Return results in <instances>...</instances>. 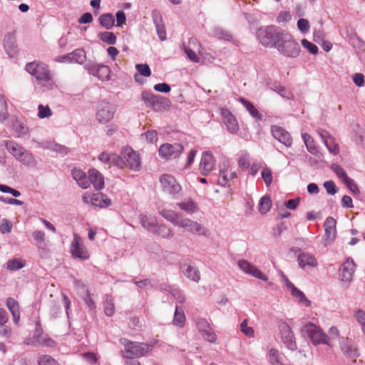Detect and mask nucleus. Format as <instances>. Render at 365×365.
<instances>
[{
    "label": "nucleus",
    "instance_id": "1",
    "mask_svg": "<svg viewBox=\"0 0 365 365\" xmlns=\"http://www.w3.org/2000/svg\"><path fill=\"white\" fill-rule=\"evenodd\" d=\"M160 215L174 226L185 229L187 232L194 235L208 236L209 231L202 224L185 217L183 215L173 210L163 209Z\"/></svg>",
    "mask_w": 365,
    "mask_h": 365
},
{
    "label": "nucleus",
    "instance_id": "2",
    "mask_svg": "<svg viewBox=\"0 0 365 365\" xmlns=\"http://www.w3.org/2000/svg\"><path fill=\"white\" fill-rule=\"evenodd\" d=\"M120 342L124 346L123 356L125 358H140L150 353L157 344V340H152L148 343L132 341L127 339H120Z\"/></svg>",
    "mask_w": 365,
    "mask_h": 365
},
{
    "label": "nucleus",
    "instance_id": "3",
    "mask_svg": "<svg viewBox=\"0 0 365 365\" xmlns=\"http://www.w3.org/2000/svg\"><path fill=\"white\" fill-rule=\"evenodd\" d=\"M274 48L284 56L294 58L300 53V46L292 36L287 32L280 31L276 37Z\"/></svg>",
    "mask_w": 365,
    "mask_h": 365
},
{
    "label": "nucleus",
    "instance_id": "4",
    "mask_svg": "<svg viewBox=\"0 0 365 365\" xmlns=\"http://www.w3.org/2000/svg\"><path fill=\"white\" fill-rule=\"evenodd\" d=\"M26 71L34 76L36 81L43 86L51 89L54 86L48 66L42 62L34 61L26 65Z\"/></svg>",
    "mask_w": 365,
    "mask_h": 365
},
{
    "label": "nucleus",
    "instance_id": "5",
    "mask_svg": "<svg viewBox=\"0 0 365 365\" xmlns=\"http://www.w3.org/2000/svg\"><path fill=\"white\" fill-rule=\"evenodd\" d=\"M302 331L307 335L312 344L317 346L322 344L331 346L328 336L322 331L319 327L314 324L312 322L306 324Z\"/></svg>",
    "mask_w": 365,
    "mask_h": 365
},
{
    "label": "nucleus",
    "instance_id": "6",
    "mask_svg": "<svg viewBox=\"0 0 365 365\" xmlns=\"http://www.w3.org/2000/svg\"><path fill=\"white\" fill-rule=\"evenodd\" d=\"M340 349L346 359L356 363V359L360 356L357 344L350 338L341 337L339 339Z\"/></svg>",
    "mask_w": 365,
    "mask_h": 365
},
{
    "label": "nucleus",
    "instance_id": "7",
    "mask_svg": "<svg viewBox=\"0 0 365 365\" xmlns=\"http://www.w3.org/2000/svg\"><path fill=\"white\" fill-rule=\"evenodd\" d=\"M278 328L281 340L284 346L292 351L297 350V345L295 336L289 324L285 322H281L279 324Z\"/></svg>",
    "mask_w": 365,
    "mask_h": 365
},
{
    "label": "nucleus",
    "instance_id": "8",
    "mask_svg": "<svg viewBox=\"0 0 365 365\" xmlns=\"http://www.w3.org/2000/svg\"><path fill=\"white\" fill-rule=\"evenodd\" d=\"M160 182L165 192L175 197L176 195H182V187L173 175L168 174L162 175L160 178Z\"/></svg>",
    "mask_w": 365,
    "mask_h": 365
},
{
    "label": "nucleus",
    "instance_id": "9",
    "mask_svg": "<svg viewBox=\"0 0 365 365\" xmlns=\"http://www.w3.org/2000/svg\"><path fill=\"white\" fill-rule=\"evenodd\" d=\"M280 31H277L274 26L259 29L257 32L259 41L266 47H274L276 37Z\"/></svg>",
    "mask_w": 365,
    "mask_h": 365
},
{
    "label": "nucleus",
    "instance_id": "10",
    "mask_svg": "<svg viewBox=\"0 0 365 365\" xmlns=\"http://www.w3.org/2000/svg\"><path fill=\"white\" fill-rule=\"evenodd\" d=\"M183 146L180 143H164L159 148V154L165 158H178L183 151Z\"/></svg>",
    "mask_w": 365,
    "mask_h": 365
},
{
    "label": "nucleus",
    "instance_id": "11",
    "mask_svg": "<svg viewBox=\"0 0 365 365\" xmlns=\"http://www.w3.org/2000/svg\"><path fill=\"white\" fill-rule=\"evenodd\" d=\"M115 112V108L114 105L103 102L100 105L96 113V118L101 123H107L113 119Z\"/></svg>",
    "mask_w": 365,
    "mask_h": 365
},
{
    "label": "nucleus",
    "instance_id": "12",
    "mask_svg": "<svg viewBox=\"0 0 365 365\" xmlns=\"http://www.w3.org/2000/svg\"><path fill=\"white\" fill-rule=\"evenodd\" d=\"M356 264L351 258L347 259L339 269V279L349 284L353 279Z\"/></svg>",
    "mask_w": 365,
    "mask_h": 365
},
{
    "label": "nucleus",
    "instance_id": "13",
    "mask_svg": "<svg viewBox=\"0 0 365 365\" xmlns=\"http://www.w3.org/2000/svg\"><path fill=\"white\" fill-rule=\"evenodd\" d=\"M70 250L71 255L76 258L87 259L89 257L88 251L81 243L80 236L76 233L73 234V239L71 244Z\"/></svg>",
    "mask_w": 365,
    "mask_h": 365
},
{
    "label": "nucleus",
    "instance_id": "14",
    "mask_svg": "<svg viewBox=\"0 0 365 365\" xmlns=\"http://www.w3.org/2000/svg\"><path fill=\"white\" fill-rule=\"evenodd\" d=\"M237 264L240 269L245 273L250 274L262 281L267 282L268 280L267 276L264 274L259 269L252 265L248 261L245 259H240L237 262Z\"/></svg>",
    "mask_w": 365,
    "mask_h": 365
},
{
    "label": "nucleus",
    "instance_id": "15",
    "mask_svg": "<svg viewBox=\"0 0 365 365\" xmlns=\"http://www.w3.org/2000/svg\"><path fill=\"white\" fill-rule=\"evenodd\" d=\"M141 97L147 107H151L155 110H160L161 105L166 101L165 98L148 91H143Z\"/></svg>",
    "mask_w": 365,
    "mask_h": 365
},
{
    "label": "nucleus",
    "instance_id": "16",
    "mask_svg": "<svg viewBox=\"0 0 365 365\" xmlns=\"http://www.w3.org/2000/svg\"><path fill=\"white\" fill-rule=\"evenodd\" d=\"M271 131L273 137L276 140L287 147L291 146L292 144V138L290 134L286 130L277 125H272L271 128Z\"/></svg>",
    "mask_w": 365,
    "mask_h": 365
},
{
    "label": "nucleus",
    "instance_id": "17",
    "mask_svg": "<svg viewBox=\"0 0 365 365\" xmlns=\"http://www.w3.org/2000/svg\"><path fill=\"white\" fill-rule=\"evenodd\" d=\"M317 133L331 153L336 155L339 153V146L338 143H336L335 139L330 135L328 132L320 129L317 130Z\"/></svg>",
    "mask_w": 365,
    "mask_h": 365
},
{
    "label": "nucleus",
    "instance_id": "18",
    "mask_svg": "<svg viewBox=\"0 0 365 365\" xmlns=\"http://www.w3.org/2000/svg\"><path fill=\"white\" fill-rule=\"evenodd\" d=\"M221 114L223 123L225 124L227 130L232 133H237L239 130V125L236 118L231 112L227 108H222Z\"/></svg>",
    "mask_w": 365,
    "mask_h": 365
},
{
    "label": "nucleus",
    "instance_id": "19",
    "mask_svg": "<svg viewBox=\"0 0 365 365\" xmlns=\"http://www.w3.org/2000/svg\"><path fill=\"white\" fill-rule=\"evenodd\" d=\"M180 269L189 279L198 282L200 279V272L195 266L190 263H184L180 266Z\"/></svg>",
    "mask_w": 365,
    "mask_h": 365
},
{
    "label": "nucleus",
    "instance_id": "20",
    "mask_svg": "<svg viewBox=\"0 0 365 365\" xmlns=\"http://www.w3.org/2000/svg\"><path fill=\"white\" fill-rule=\"evenodd\" d=\"M88 180L90 185L92 184L97 190H101L104 187V178L102 174L96 169L88 170Z\"/></svg>",
    "mask_w": 365,
    "mask_h": 365
},
{
    "label": "nucleus",
    "instance_id": "21",
    "mask_svg": "<svg viewBox=\"0 0 365 365\" xmlns=\"http://www.w3.org/2000/svg\"><path fill=\"white\" fill-rule=\"evenodd\" d=\"M71 175L81 188L87 189L90 187L88 177L82 170L78 168L72 169Z\"/></svg>",
    "mask_w": 365,
    "mask_h": 365
},
{
    "label": "nucleus",
    "instance_id": "22",
    "mask_svg": "<svg viewBox=\"0 0 365 365\" xmlns=\"http://www.w3.org/2000/svg\"><path fill=\"white\" fill-rule=\"evenodd\" d=\"M176 206L188 215L195 214L198 212L200 209L198 204L192 198H187L183 201L177 202Z\"/></svg>",
    "mask_w": 365,
    "mask_h": 365
},
{
    "label": "nucleus",
    "instance_id": "23",
    "mask_svg": "<svg viewBox=\"0 0 365 365\" xmlns=\"http://www.w3.org/2000/svg\"><path fill=\"white\" fill-rule=\"evenodd\" d=\"M299 266L304 269L307 266L315 267L317 266V260L315 257L308 252H302L299 255L297 258Z\"/></svg>",
    "mask_w": 365,
    "mask_h": 365
},
{
    "label": "nucleus",
    "instance_id": "24",
    "mask_svg": "<svg viewBox=\"0 0 365 365\" xmlns=\"http://www.w3.org/2000/svg\"><path fill=\"white\" fill-rule=\"evenodd\" d=\"M6 147L7 150L16 158L21 157L26 158L29 156V153L24 150L23 147L13 141L6 142Z\"/></svg>",
    "mask_w": 365,
    "mask_h": 365
},
{
    "label": "nucleus",
    "instance_id": "25",
    "mask_svg": "<svg viewBox=\"0 0 365 365\" xmlns=\"http://www.w3.org/2000/svg\"><path fill=\"white\" fill-rule=\"evenodd\" d=\"M110 166H116L123 170L138 171L141 168L140 161H110Z\"/></svg>",
    "mask_w": 365,
    "mask_h": 365
},
{
    "label": "nucleus",
    "instance_id": "26",
    "mask_svg": "<svg viewBox=\"0 0 365 365\" xmlns=\"http://www.w3.org/2000/svg\"><path fill=\"white\" fill-rule=\"evenodd\" d=\"M324 227L326 240H333L336 236V220L331 217H328L324 223Z\"/></svg>",
    "mask_w": 365,
    "mask_h": 365
},
{
    "label": "nucleus",
    "instance_id": "27",
    "mask_svg": "<svg viewBox=\"0 0 365 365\" xmlns=\"http://www.w3.org/2000/svg\"><path fill=\"white\" fill-rule=\"evenodd\" d=\"M91 201L93 206L99 207H106L111 203L110 200L101 192L93 194L91 198Z\"/></svg>",
    "mask_w": 365,
    "mask_h": 365
},
{
    "label": "nucleus",
    "instance_id": "28",
    "mask_svg": "<svg viewBox=\"0 0 365 365\" xmlns=\"http://www.w3.org/2000/svg\"><path fill=\"white\" fill-rule=\"evenodd\" d=\"M139 220L141 225L148 231L153 232L158 224L157 219L155 217L147 216L140 214L139 215Z\"/></svg>",
    "mask_w": 365,
    "mask_h": 365
},
{
    "label": "nucleus",
    "instance_id": "29",
    "mask_svg": "<svg viewBox=\"0 0 365 365\" xmlns=\"http://www.w3.org/2000/svg\"><path fill=\"white\" fill-rule=\"evenodd\" d=\"M153 233L164 239L172 238L174 235L173 230L169 227L163 223L158 222Z\"/></svg>",
    "mask_w": 365,
    "mask_h": 365
},
{
    "label": "nucleus",
    "instance_id": "30",
    "mask_svg": "<svg viewBox=\"0 0 365 365\" xmlns=\"http://www.w3.org/2000/svg\"><path fill=\"white\" fill-rule=\"evenodd\" d=\"M186 322V317L183 309L178 305L175 306L173 324L175 327L182 328Z\"/></svg>",
    "mask_w": 365,
    "mask_h": 365
},
{
    "label": "nucleus",
    "instance_id": "31",
    "mask_svg": "<svg viewBox=\"0 0 365 365\" xmlns=\"http://www.w3.org/2000/svg\"><path fill=\"white\" fill-rule=\"evenodd\" d=\"M6 304L14 317V322L17 323L20 318L19 306L17 301L14 298L9 297L6 299Z\"/></svg>",
    "mask_w": 365,
    "mask_h": 365
},
{
    "label": "nucleus",
    "instance_id": "32",
    "mask_svg": "<svg viewBox=\"0 0 365 365\" xmlns=\"http://www.w3.org/2000/svg\"><path fill=\"white\" fill-rule=\"evenodd\" d=\"M4 45L6 52L10 56H13L16 53V44L14 37L11 34H7L4 39Z\"/></svg>",
    "mask_w": 365,
    "mask_h": 365
},
{
    "label": "nucleus",
    "instance_id": "33",
    "mask_svg": "<svg viewBox=\"0 0 365 365\" xmlns=\"http://www.w3.org/2000/svg\"><path fill=\"white\" fill-rule=\"evenodd\" d=\"M120 158L125 160H138L140 155L138 152L135 151L130 146H125L122 148Z\"/></svg>",
    "mask_w": 365,
    "mask_h": 365
},
{
    "label": "nucleus",
    "instance_id": "34",
    "mask_svg": "<svg viewBox=\"0 0 365 365\" xmlns=\"http://www.w3.org/2000/svg\"><path fill=\"white\" fill-rule=\"evenodd\" d=\"M135 68L138 72V73H135L134 76L135 81L138 83H142L140 79V76H143L144 77H149L151 75V71L148 64H137Z\"/></svg>",
    "mask_w": 365,
    "mask_h": 365
},
{
    "label": "nucleus",
    "instance_id": "35",
    "mask_svg": "<svg viewBox=\"0 0 365 365\" xmlns=\"http://www.w3.org/2000/svg\"><path fill=\"white\" fill-rule=\"evenodd\" d=\"M228 161H224L219 165L220 167V178L219 183L223 186L226 185L229 181V174L227 173Z\"/></svg>",
    "mask_w": 365,
    "mask_h": 365
},
{
    "label": "nucleus",
    "instance_id": "36",
    "mask_svg": "<svg viewBox=\"0 0 365 365\" xmlns=\"http://www.w3.org/2000/svg\"><path fill=\"white\" fill-rule=\"evenodd\" d=\"M98 21L100 24L106 29H111L114 26L115 23L114 17L110 14H103L101 15Z\"/></svg>",
    "mask_w": 365,
    "mask_h": 365
},
{
    "label": "nucleus",
    "instance_id": "37",
    "mask_svg": "<svg viewBox=\"0 0 365 365\" xmlns=\"http://www.w3.org/2000/svg\"><path fill=\"white\" fill-rule=\"evenodd\" d=\"M302 138L306 145L307 150L312 154H316L318 152L317 147L315 144L314 139L308 133L302 134Z\"/></svg>",
    "mask_w": 365,
    "mask_h": 365
},
{
    "label": "nucleus",
    "instance_id": "38",
    "mask_svg": "<svg viewBox=\"0 0 365 365\" xmlns=\"http://www.w3.org/2000/svg\"><path fill=\"white\" fill-rule=\"evenodd\" d=\"M110 74V70L107 66H98L96 68V75L98 78L101 81L109 80Z\"/></svg>",
    "mask_w": 365,
    "mask_h": 365
},
{
    "label": "nucleus",
    "instance_id": "39",
    "mask_svg": "<svg viewBox=\"0 0 365 365\" xmlns=\"http://www.w3.org/2000/svg\"><path fill=\"white\" fill-rule=\"evenodd\" d=\"M269 361L272 365H283L279 351L272 348L268 354Z\"/></svg>",
    "mask_w": 365,
    "mask_h": 365
},
{
    "label": "nucleus",
    "instance_id": "40",
    "mask_svg": "<svg viewBox=\"0 0 365 365\" xmlns=\"http://www.w3.org/2000/svg\"><path fill=\"white\" fill-rule=\"evenodd\" d=\"M104 312L108 317H111L114 314L115 307L113 299L111 296H107L103 303Z\"/></svg>",
    "mask_w": 365,
    "mask_h": 365
},
{
    "label": "nucleus",
    "instance_id": "41",
    "mask_svg": "<svg viewBox=\"0 0 365 365\" xmlns=\"http://www.w3.org/2000/svg\"><path fill=\"white\" fill-rule=\"evenodd\" d=\"M24 266V262L19 258L10 259L6 263V269L11 271L20 269L23 268Z\"/></svg>",
    "mask_w": 365,
    "mask_h": 365
},
{
    "label": "nucleus",
    "instance_id": "42",
    "mask_svg": "<svg viewBox=\"0 0 365 365\" xmlns=\"http://www.w3.org/2000/svg\"><path fill=\"white\" fill-rule=\"evenodd\" d=\"M100 39L107 44L113 45L116 43L117 38L113 32L104 31L99 34Z\"/></svg>",
    "mask_w": 365,
    "mask_h": 365
},
{
    "label": "nucleus",
    "instance_id": "43",
    "mask_svg": "<svg viewBox=\"0 0 365 365\" xmlns=\"http://www.w3.org/2000/svg\"><path fill=\"white\" fill-rule=\"evenodd\" d=\"M272 200L269 197L264 196L261 198L259 205V211L262 214L267 213L271 208Z\"/></svg>",
    "mask_w": 365,
    "mask_h": 365
},
{
    "label": "nucleus",
    "instance_id": "44",
    "mask_svg": "<svg viewBox=\"0 0 365 365\" xmlns=\"http://www.w3.org/2000/svg\"><path fill=\"white\" fill-rule=\"evenodd\" d=\"M215 168V161H200L199 169L203 175H208Z\"/></svg>",
    "mask_w": 365,
    "mask_h": 365
},
{
    "label": "nucleus",
    "instance_id": "45",
    "mask_svg": "<svg viewBox=\"0 0 365 365\" xmlns=\"http://www.w3.org/2000/svg\"><path fill=\"white\" fill-rule=\"evenodd\" d=\"M292 295L296 297L299 302L304 304L307 307H309L311 305L310 300H309L304 294L298 288L294 289V290H292Z\"/></svg>",
    "mask_w": 365,
    "mask_h": 365
},
{
    "label": "nucleus",
    "instance_id": "46",
    "mask_svg": "<svg viewBox=\"0 0 365 365\" xmlns=\"http://www.w3.org/2000/svg\"><path fill=\"white\" fill-rule=\"evenodd\" d=\"M354 318L361 326V331L365 334V311L358 309L354 312Z\"/></svg>",
    "mask_w": 365,
    "mask_h": 365
},
{
    "label": "nucleus",
    "instance_id": "47",
    "mask_svg": "<svg viewBox=\"0 0 365 365\" xmlns=\"http://www.w3.org/2000/svg\"><path fill=\"white\" fill-rule=\"evenodd\" d=\"M240 101L242 102L243 106L247 108V110L249 111L252 116L256 118H260L258 110L252 103L244 98H240Z\"/></svg>",
    "mask_w": 365,
    "mask_h": 365
},
{
    "label": "nucleus",
    "instance_id": "48",
    "mask_svg": "<svg viewBox=\"0 0 365 365\" xmlns=\"http://www.w3.org/2000/svg\"><path fill=\"white\" fill-rule=\"evenodd\" d=\"M72 57V61H75L78 63H82L86 58V53L83 49L78 48L73 52L71 53Z\"/></svg>",
    "mask_w": 365,
    "mask_h": 365
},
{
    "label": "nucleus",
    "instance_id": "49",
    "mask_svg": "<svg viewBox=\"0 0 365 365\" xmlns=\"http://www.w3.org/2000/svg\"><path fill=\"white\" fill-rule=\"evenodd\" d=\"M168 292L175 298V299L180 304H183L185 302V297L184 296L182 292L176 288H170L168 290Z\"/></svg>",
    "mask_w": 365,
    "mask_h": 365
},
{
    "label": "nucleus",
    "instance_id": "50",
    "mask_svg": "<svg viewBox=\"0 0 365 365\" xmlns=\"http://www.w3.org/2000/svg\"><path fill=\"white\" fill-rule=\"evenodd\" d=\"M38 117L39 118H49L53 114L48 106H43L42 104L38 105Z\"/></svg>",
    "mask_w": 365,
    "mask_h": 365
},
{
    "label": "nucleus",
    "instance_id": "51",
    "mask_svg": "<svg viewBox=\"0 0 365 365\" xmlns=\"http://www.w3.org/2000/svg\"><path fill=\"white\" fill-rule=\"evenodd\" d=\"M331 169L336 173L339 178L342 180V182L349 178L345 170L336 163H333L331 165Z\"/></svg>",
    "mask_w": 365,
    "mask_h": 365
},
{
    "label": "nucleus",
    "instance_id": "52",
    "mask_svg": "<svg viewBox=\"0 0 365 365\" xmlns=\"http://www.w3.org/2000/svg\"><path fill=\"white\" fill-rule=\"evenodd\" d=\"M247 324L248 319H244L240 324V330L245 335L249 337H253L255 336L254 329H252V327H249Z\"/></svg>",
    "mask_w": 365,
    "mask_h": 365
},
{
    "label": "nucleus",
    "instance_id": "53",
    "mask_svg": "<svg viewBox=\"0 0 365 365\" xmlns=\"http://www.w3.org/2000/svg\"><path fill=\"white\" fill-rule=\"evenodd\" d=\"M262 178L267 186H269L272 182V173L271 169L267 167L263 168L262 170Z\"/></svg>",
    "mask_w": 365,
    "mask_h": 365
},
{
    "label": "nucleus",
    "instance_id": "54",
    "mask_svg": "<svg viewBox=\"0 0 365 365\" xmlns=\"http://www.w3.org/2000/svg\"><path fill=\"white\" fill-rule=\"evenodd\" d=\"M38 365H58L57 361L48 355H42L38 358Z\"/></svg>",
    "mask_w": 365,
    "mask_h": 365
},
{
    "label": "nucleus",
    "instance_id": "55",
    "mask_svg": "<svg viewBox=\"0 0 365 365\" xmlns=\"http://www.w3.org/2000/svg\"><path fill=\"white\" fill-rule=\"evenodd\" d=\"M14 129L18 133L19 136L24 135L29 133L28 127L22 123L16 122L14 125Z\"/></svg>",
    "mask_w": 365,
    "mask_h": 365
},
{
    "label": "nucleus",
    "instance_id": "56",
    "mask_svg": "<svg viewBox=\"0 0 365 365\" xmlns=\"http://www.w3.org/2000/svg\"><path fill=\"white\" fill-rule=\"evenodd\" d=\"M195 323L196 327L200 333L202 332L203 331L209 329V328L211 327L209 322L205 319L203 318L197 319Z\"/></svg>",
    "mask_w": 365,
    "mask_h": 365
},
{
    "label": "nucleus",
    "instance_id": "57",
    "mask_svg": "<svg viewBox=\"0 0 365 365\" xmlns=\"http://www.w3.org/2000/svg\"><path fill=\"white\" fill-rule=\"evenodd\" d=\"M8 118L7 103L3 98L0 99V121L3 122Z\"/></svg>",
    "mask_w": 365,
    "mask_h": 365
},
{
    "label": "nucleus",
    "instance_id": "58",
    "mask_svg": "<svg viewBox=\"0 0 365 365\" xmlns=\"http://www.w3.org/2000/svg\"><path fill=\"white\" fill-rule=\"evenodd\" d=\"M201 334L203 338L209 342L213 343L216 341V334H215L212 327L209 328V329H207L206 331H203L201 332Z\"/></svg>",
    "mask_w": 365,
    "mask_h": 365
},
{
    "label": "nucleus",
    "instance_id": "59",
    "mask_svg": "<svg viewBox=\"0 0 365 365\" xmlns=\"http://www.w3.org/2000/svg\"><path fill=\"white\" fill-rule=\"evenodd\" d=\"M343 182L347 186V187L354 194L357 195L360 193V191L357 187V185L355 182L351 179L350 178H346Z\"/></svg>",
    "mask_w": 365,
    "mask_h": 365
},
{
    "label": "nucleus",
    "instance_id": "60",
    "mask_svg": "<svg viewBox=\"0 0 365 365\" xmlns=\"http://www.w3.org/2000/svg\"><path fill=\"white\" fill-rule=\"evenodd\" d=\"M11 229L12 223L7 219L4 218L0 224V232L2 234L9 233L11 231Z\"/></svg>",
    "mask_w": 365,
    "mask_h": 365
},
{
    "label": "nucleus",
    "instance_id": "61",
    "mask_svg": "<svg viewBox=\"0 0 365 365\" xmlns=\"http://www.w3.org/2000/svg\"><path fill=\"white\" fill-rule=\"evenodd\" d=\"M324 187L329 195H333L336 194L337 192V187L334 182L332 180H328L324 182Z\"/></svg>",
    "mask_w": 365,
    "mask_h": 365
},
{
    "label": "nucleus",
    "instance_id": "62",
    "mask_svg": "<svg viewBox=\"0 0 365 365\" xmlns=\"http://www.w3.org/2000/svg\"><path fill=\"white\" fill-rule=\"evenodd\" d=\"M183 49L185 53H186L187 58L194 63H198L200 61V58L197 55V53L193 51L191 48H187L183 46Z\"/></svg>",
    "mask_w": 365,
    "mask_h": 365
},
{
    "label": "nucleus",
    "instance_id": "63",
    "mask_svg": "<svg viewBox=\"0 0 365 365\" xmlns=\"http://www.w3.org/2000/svg\"><path fill=\"white\" fill-rule=\"evenodd\" d=\"M302 44L311 53H312V54H317V52H318V47L315 44H314V43H311L310 41H309L308 40L303 39L302 41Z\"/></svg>",
    "mask_w": 365,
    "mask_h": 365
},
{
    "label": "nucleus",
    "instance_id": "64",
    "mask_svg": "<svg viewBox=\"0 0 365 365\" xmlns=\"http://www.w3.org/2000/svg\"><path fill=\"white\" fill-rule=\"evenodd\" d=\"M126 21V17L125 12L123 11H118L116 13V22H117V26H122L123 24H125Z\"/></svg>",
    "mask_w": 365,
    "mask_h": 365
}]
</instances>
